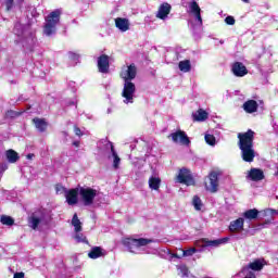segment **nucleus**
I'll use <instances>...</instances> for the list:
<instances>
[{"label":"nucleus","mask_w":278,"mask_h":278,"mask_svg":"<svg viewBox=\"0 0 278 278\" xmlns=\"http://www.w3.org/2000/svg\"><path fill=\"white\" fill-rule=\"evenodd\" d=\"M138 70L136 64H130L122 67L121 77L124 79V89L122 97L124 103H134V94H136V85L131 83V79H136Z\"/></svg>","instance_id":"obj_1"},{"label":"nucleus","mask_w":278,"mask_h":278,"mask_svg":"<svg viewBox=\"0 0 278 278\" xmlns=\"http://www.w3.org/2000/svg\"><path fill=\"white\" fill-rule=\"evenodd\" d=\"M238 147L241 151V159L243 162L251 164L255 160V149L253 148V140H255V131L249 129L247 132L238 134Z\"/></svg>","instance_id":"obj_2"},{"label":"nucleus","mask_w":278,"mask_h":278,"mask_svg":"<svg viewBox=\"0 0 278 278\" xmlns=\"http://www.w3.org/2000/svg\"><path fill=\"white\" fill-rule=\"evenodd\" d=\"M187 13L191 17L188 21V25L193 34L201 31V27H203V17H201V7H199V3L194 0L189 2Z\"/></svg>","instance_id":"obj_3"},{"label":"nucleus","mask_w":278,"mask_h":278,"mask_svg":"<svg viewBox=\"0 0 278 278\" xmlns=\"http://www.w3.org/2000/svg\"><path fill=\"white\" fill-rule=\"evenodd\" d=\"M153 240L151 239H144V238H125L122 241V244L129 251V253H135V255H142L143 253H147V244H151Z\"/></svg>","instance_id":"obj_4"},{"label":"nucleus","mask_w":278,"mask_h":278,"mask_svg":"<svg viewBox=\"0 0 278 278\" xmlns=\"http://www.w3.org/2000/svg\"><path fill=\"white\" fill-rule=\"evenodd\" d=\"M60 16H62V10L56 9L46 17V24L43 26L45 36H55L58 31V25L60 24Z\"/></svg>","instance_id":"obj_5"},{"label":"nucleus","mask_w":278,"mask_h":278,"mask_svg":"<svg viewBox=\"0 0 278 278\" xmlns=\"http://www.w3.org/2000/svg\"><path fill=\"white\" fill-rule=\"evenodd\" d=\"M49 219L47 217V212H45V208H39L33 212L28 216V227L30 229H39L40 227H45V225H48Z\"/></svg>","instance_id":"obj_6"},{"label":"nucleus","mask_w":278,"mask_h":278,"mask_svg":"<svg viewBox=\"0 0 278 278\" xmlns=\"http://www.w3.org/2000/svg\"><path fill=\"white\" fill-rule=\"evenodd\" d=\"M78 192L80 200L87 207L90 205H100L97 189H92L90 187H80Z\"/></svg>","instance_id":"obj_7"},{"label":"nucleus","mask_w":278,"mask_h":278,"mask_svg":"<svg viewBox=\"0 0 278 278\" xmlns=\"http://www.w3.org/2000/svg\"><path fill=\"white\" fill-rule=\"evenodd\" d=\"M17 42H20V45H22L24 49H28V51H34V47H36V42H38V40L36 39V35L31 30H29L22 38L17 39Z\"/></svg>","instance_id":"obj_8"},{"label":"nucleus","mask_w":278,"mask_h":278,"mask_svg":"<svg viewBox=\"0 0 278 278\" xmlns=\"http://www.w3.org/2000/svg\"><path fill=\"white\" fill-rule=\"evenodd\" d=\"M72 225L74 227V230L76 231L75 240L77 242L88 243L86 236H84V233L80 232L81 231V220H79V217L77 216V214H74V216L72 218Z\"/></svg>","instance_id":"obj_9"},{"label":"nucleus","mask_w":278,"mask_h":278,"mask_svg":"<svg viewBox=\"0 0 278 278\" xmlns=\"http://www.w3.org/2000/svg\"><path fill=\"white\" fill-rule=\"evenodd\" d=\"M177 182L185 184V186H194V178H192L190 172H188L186 168H182L177 176Z\"/></svg>","instance_id":"obj_10"},{"label":"nucleus","mask_w":278,"mask_h":278,"mask_svg":"<svg viewBox=\"0 0 278 278\" xmlns=\"http://www.w3.org/2000/svg\"><path fill=\"white\" fill-rule=\"evenodd\" d=\"M98 71L99 73H110V56L102 54L98 58Z\"/></svg>","instance_id":"obj_11"},{"label":"nucleus","mask_w":278,"mask_h":278,"mask_svg":"<svg viewBox=\"0 0 278 278\" xmlns=\"http://www.w3.org/2000/svg\"><path fill=\"white\" fill-rule=\"evenodd\" d=\"M231 72L235 77H244V75H249V70L244 66L242 62H235L231 65Z\"/></svg>","instance_id":"obj_12"},{"label":"nucleus","mask_w":278,"mask_h":278,"mask_svg":"<svg viewBox=\"0 0 278 278\" xmlns=\"http://www.w3.org/2000/svg\"><path fill=\"white\" fill-rule=\"evenodd\" d=\"M65 199L68 205H77L79 203V189L65 190Z\"/></svg>","instance_id":"obj_13"},{"label":"nucleus","mask_w":278,"mask_h":278,"mask_svg":"<svg viewBox=\"0 0 278 278\" xmlns=\"http://www.w3.org/2000/svg\"><path fill=\"white\" fill-rule=\"evenodd\" d=\"M229 231L231 233H239V231H244V217H239L230 222Z\"/></svg>","instance_id":"obj_14"},{"label":"nucleus","mask_w":278,"mask_h":278,"mask_svg":"<svg viewBox=\"0 0 278 278\" xmlns=\"http://www.w3.org/2000/svg\"><path fill=\"white\" fill-rule=\"evenodd\" d=\"M170 4L166 2L161 4L156 13V18H160L161 21H166L168 18V15L170 14Z\"/></svg>","instance_id":"obj_15"},{"label":"nucleus","mask_w":278,"mask_h":278,"mask_svg":"<svg viewBox=\"0 0 278 278\" xmlns=\"http://www.w3.org/2000/svg\"><path fill=\"white\" fill-rule=\"evenodd\" d=\"M247 179L250 181H262L264 179V172L260 168H251L248 172Z\"/></svg>","instance_id":"obj_16"},{"label":"nucleus","mask_w":278,"mask_h":278,"mask_svg":"<svg viewBox=\"0 0 278 278\" xmlns=\"http://www.w3.org/2000/svg\"><path fill=\"white\" fill-rule=\"evenodd\" d=\"M170 137L174 142H180V144L186 146L190 144V139L188 138V135H186V132L184 131L173 132Z\"/></svg>","instance_id":"obj_17"},{"label":"nucleus","mask_w":278,"mask_h":278,"mask_svg":"<svg viewBox=\"0 0 278 278\" xmlns=\"http://www.w3.org/2000/svg\"><path fill=\"white\" fill-rule=\"evenodd\" d=\"M208 192H218V173L213 172L210 174V185L206 186Z\"/></svg>","instance_id":"obj_18"},{"label":"nucleus","mask_w":278,"mask_h":278,"mask_svg":"<svg viewBox=\"0 0 278 278\" xmlns=\"http://www.w3.org/2000/svg\"><path fill=\"white\" fill-rule=\"evenodd\" d=\"M264 268V260H255L248 266L243 267L241 273H252L251 270H262Z\"/></svg>","instance_id":"obj_19"},{"label":"nucleus","mask_w":278,"mask_h":278,"mask_svg":"<svg viewBox=\"0 0 278 278\" xmlns=\"http://www.w3.org/2000/svg\"><path fill=\"white\" fill-rule=\"evenodd\" d=\"M204 247H213L214 249L220 247V244H227L229 237H225L216 240L202 239Z\"/></svg>","instance_id":"obj_20"},{"label":"nucleus","mask_w":278,"mask_h":278,"mask_svg":"<svg viewBox=\"0 0 278 278\" xmlns=\"http://www.w3.org/2000/svg\"><path fill=\"white\" fill-rule=\"evenodd\" d=\"M29 31V26H25L20 22H16L13 28V33L15 34V36H17L18 40H21V38Z\"/></svg>","instance_id":"obj_21"},{"label":"nucleus","mask_w":278,"mask_h":278,"mask_svg":"<svg viewBox=\"0 0 278 278\" xmlns=\"http://www.w3.org/2000/svg\"><path fill=\"white\" fill-rule=\"evenodd\" d=\"M131 24L129 23L128 18L125 17H117L115 18V27L119 29V31H129V26Z\"/></svg>","instance_id":"obj_22"},{"label":"nucleus","mask_w":278,"mask_h":278,"mask_svg":"<svg viewBox=\"0 0 278 278\" xmlns=\"http://www.w3.org/2000/svg\"><path fill=\"white\" fill-rule=\"evenodd\" d=\"M257 108H260V105L255 100H248L243 103V110L247 112V114H253L257 112Z\"/></svg>","instance_id":"obj_23"},{"label":"nucleus","mask_w":278,"mask_h":278,"mask_svg":"<svg viewBox=\"0 0 278 278\" xmlns=\"http://www.w3.org/2000/svg\"><path fill=\"white\" fill-rule=\"evenodd\" d=\"M105 255V250H103L101 247H93L88 253V257L90 260H99V257H103Z\"/></svg>","instance_id":"obj_24"},{"label":"nucleus","mask_w":278,"mask_h":278,"mask_svg":"<svg viewBox=\"0 0 278 278\" xmlns=\"http://www.w3.org/2000/svg\"><path fill=\"white\" fill-rule=\"evenodd\" d=\"M98 147L101 149H103L104 153H114V143H112V141H109L106 139H102L98 142Z\"/></svg>","instance_id":"obj_25"},{"label":"nucleus","mask_w":278,"mask_h":278,"mask_svg":"<svg viewBox=\"0 0 278 278\" xmlns=\"http://www.w3.org/2000/svg\"><path fill=\"white\" fill-rule=\"evenodd\" d=\"M242 216L245 220L251 223L252 220H256L257 216H260V211H257V208H250L245 211Z\"/></svg>","instance_id":"obj_26"},{"label":"nucleus","mask_w":278,"mask_h":278,"mask_svg":"<svg viewBox=\"0 0 278 278\" xmlns=\"http://www.w3.org/2000/svg\"><path fill=\"white\" fill-rule=\"evenodd\" d=\"M33 123L36 129H38V131H40L41 134L47 131V122L45 119L35 117L33 119Z\"/></svg>","instance_id":"obj_27"},{"label":"nucleus","mask_w":278,"mask_h":278,"mask_svg":"<svg viewBox=\"0 0 278 278\" xmlns=\"http://www.w3.org/2000/svg\"><path fill=\"white\" fill-rule=\"evenodd\" d=\"M5 157L10 164H16V162H18L20 159L18 153L12 149L5 152Z\"/></svg>","instance_id":"obj_28"},{"label":"nucleus","mask_w":278,"mask_h":278,"mask_svg":"<svg viewBox=\"0 0 278 278\" xmlns=\"http://www.w3.org/2000/svg\"><path fill=\"white\" fill-rule=\"evenodd\" d=\"M160 184H162L160 177L151 176L149 178V188H151V190H160Z\"/></svg>","instance_id":"obj_29"},{"label":"nucleus","mask_w":278,"mask_h":278,"mask_svg":"<svg viewBox=\"0 0 278 278\" xmlns=\"http://www.w3.org/2000/svg\"><path fill=\"white\" fill-rule=\"evenodd\" d=\"M178 67L182 73H190L192 65L190 64V60H185L179 62Z\"/></svg>","instance_id":"obj_30"},{"label":"nucleus","mask_w":278,"mask_h":278,"mask_svg":"<svg viewBox=\"0 0 278 278\" xmlns=\"http://www.w3.org/2000/svg\"><path fill=\"white\" fill-rule=\"evenodd\" d=\"M178 275H180L182 278L190 277V270H188V267L184 264L177 265Z\"/></svg>","instance_id":"obj_31"},{"label":"nucleus","mask_w":278,"mask_h":278,"mask_svg":"<svg viewBox=\"0 0 278 278\" xmlns=\"http://www.w3.org/2000/svg\"><path fill=\"white\" fill-rule=\"evenodd\" d=\"M194 121H207V112L203 109L198 110L195 114H193Z\"/></svg>","instance_id":"obj_32"},{"label":"nucleus","mask_w":278,"mask_h":278,"mask_svg":"<svg viewBox=\"0 0 278 278\" xmlns=\"http://www.w3.org/2000/svg\"><path fill=\"white\" fill-rule=\"evenodd\" d=\"M192 205L197 212H201L203 207V201H201V198L199 195H194L192 199Z\"/></svg>","instance_id":"obj_33"},{"label":"nucleus","mask_w":278,"mask_h":278,"mask_svg":"<svg viewBox=\"0 0 278 278\" xmlns=\"http://www.w3.org/2000/svg\"><path fill=\"white\" fill-rule=\"evenodd\" d=\"M0 223L7 225V227H12V225H14V218L8 215H1Z\"/></svg>","instance_id":"obj_34"},{"label":"nucleus","mask_w":278,"mask_h":278,"mask_svg":"<svg viewBox=\"0 0 278 278\" xmlns=\"http://www.w3.org/2000/svg\"><path fill=\"white\" fill-rule=\"evenodd\" d=\"M204 140L206 144H210V147H216V137H214V135L206 134L204 136Z\"/></svg>","instance_id":"obj_35"},{"label":"nucleus","mask_w":278,"mask_h":278,"mask_svg":"<svg viewBox=\"0 0 278 278\" xmlns=\"http://www.w3.org/2000/svg\"><path fill=\"white\" fill-rule=\"evenodd\" d=\"M111 155L113 157V167L116 170L118 169V166H121V156H118V153H116V151H113Z\"/></svg>","instance_id":"obj_36"},{"label":"nucleus","mask_w":278,"mask_h":278,"mask_svg":"<svg viewBox=\"0 0 278 278\" xmlns=\"http://www.w3.org/2000/svg\"><path fill=\"white\" fill-rule=\"evenodd\" d=\"M27 14H30L34 18L38 16V11L36 10V7L29 4L26 7Z\"/></svg>","instance_id":"obj_37"},{"label":"nucleus","mask_w":278,"mask_h":278,"mask_svg":"<svg viewBox=\"0 0 278 278\" xmlns=\"http://www.w3.org/2000/svg\"><path fill=\"white\" fill-rule=\"evenodd\" d=\"M182 251V257H191L193 253H197V248H190L188 250H181Z\"/></svg>","instance_id":"obj_38"},{"label":"nucleus","mask_w":278,"mask_h":278,"mask_svg":"<svg viewBox=\"0 0 278 278\" xmlns=\"http://www.w3.org/2000/svg\"><path fill=\"white\" fill-rule=\"evenodd\" d=\"M68 58H70V60H73V62H75V64H77V62H79V55L76 54L75 52H70Z\"/></svg>","instance_id":"obj_39"},{"label":"nucleus","mask_w":278,"mask_h":278,"mask_svg":"<svg viewBox=\"0 0 278 278\" xmlns=\"http://www.w3.org/2000/svg\"><path fill=\"white\" fill-rule=\"evenodd\" d=\"M225 23H226V25H236V18H233V16H231V15H228L225 18Z\"/></svg>","instance_id":"obj_40"},{"label":"nucleus","mask_w":278,"mask_h":278,"mask_svg":"<svg viewBox=\"0 0 278 278\" xmlns=\"http://www.w3.org/2000/svg\"><path fill=\"white\" fill-rule=\"evenodd\" d=\"M4 3L8 11L12 10V8L14 7V0H4Z\"/></svg>","instance_id":"obj_41"},{"label":"nucleus","mask_w":278,"mask_h":278,"mask_svg":"<svg viewBox=\"0 0 278 278\" xmlns=\"http://www.w3.org/2000/svg\"><path fill=\"white\" fill-rule=\"evenodd\" d=\"M8 170V164L3 163L0 165V178L3 176V173Z\"/></svg>","instance_id":"obj_42"},{"label":"nucleus","mask_w":278,"mask_h":278,"mask_svg":"<svg viewBox=\"0 0 278 278\" xmlns=\"http://www.w3.org/2000/svg\"><path fill=\"white\" fill-rule=\"evenodd\" d=\"M242 275H244V278H256L255 273L253 271H245V273H242Z\"/></svg>","instance_id":"obj_43"},{"label":"nucleus","mask_w":278,"mask_h":278,"mask_svg":"<svg viewBox=\"0 0 278 278\" xmlns=\"http://www.w3.org/2000/svg\"><path fill=\"white\" fill-rule=\"evenodd\" d=\"M266 213H267V214H270V216H277V214H278L277 210H273V208H268V210L266 211Z\"/></svg>","instance_id":"obj_44"},{"label":"nucleus","mask_w":278,"mask_h":278,"mask_svg":"<svg viewBox=\"0 0 278 278\" xmlns=\"http://www.w3.org/2000/svg\"><path fill=\"white\" fill-rule=\"evenodd\" d=\"M168 257L169 260H173L174 257H176L177 260H181V256H179L178 254H175V253H168Z\"/></svg>","instance_id":"obj_45"},{"label":"nucleus","mask_w":278,"mask_h":278,"mask_svg":"<svg viewBox=\"0 0 278 278\" xmlns=\"http://www.w3.org/2000/svg\"><path fill=\"white\" fill-rule=\"evenodd\" d=\"M13 278H25V273L21 271V273H15Z\"/></svg>","instance_id":"obj_46"},{"label":"nucleus","mask_w":278,"mask_h":278,"mask_svg":"<svg viewBox=\"0 0 278 278\" xmlns=\"http://www.w3.org/2000/svg\"><path fill=\"white\" fill-rule=\"evenodd\" d=\"M74 132H75L77 136H81V129H79V127H77V126H75Z\"/></svg>","instance_id":"obj_47"},{"label":"nucleus","mask_w":278,"mask_h":278,"mask_svg":"<svg viewBox=\"0 0 278 278\" xmlns=\"http://www.w3.org/2000/svg\"><path fill=\"white\" fill-rule=\"evenodd\" d=\"M270 223H273V219L267 220V222L264 223V224H261L260 227L264 228V227H266V225H270Z\"/></svg>","instance_id":"obj_48"},{"label":"nucleus","mask_w":278,"mask_h":278,"mask_svg":"<svg viewBox=\"0 0 278 278\" xmlns=\"http://www.w3.org/2000/svg\"><path fill=\"white\" fill-rule=\"evenodd\" d=\"M60 189L64 190V192H66V189H63L62 187H56V192H60Z\"/></svg>","instance_id":"obj_49"},{"label":"nucleus","mask_w":278,"mask_h":278,"mask_svg":"<svg viewBox=\"0 0 278 278\" xmlns=\"http://www.w3.org/2000/svg\"><path fill=\"white\" fill-rule=\"evenodd\" d=\"M73 146H74V147H79V141H74V142H73Z\"/></svg>","instance_id":"obj_50"},{"label":"nucleus","mask_w":278,"mask_h":278,"mask_svg":"<svg viewBox=\"0 0 278 278\" xmlns=\"http://www.w3.org/2000/svg\"><path fill=\"white\" fill-rule=\"evenodd\" d=\"M31 157H34V154H28V155H27V159H28V160H31Z\"/></svg>","instance_id":"obj_51"},{"label":"nucleus","mask_w":278,"mask_h":278,"mask_svg":"<svg viewBox=\"0 0 278 278\" xmlns=\"http://www.w3.org/2000/svg\"><path fill=\"white\" fill-rule=\"evenodd\" d=\"M130 149H131V150L136 149V146L130 144Z\"/></svg>","instance_id":"obj_52"},{"label":"nucleus","mask_w":278,"mask_h":278,"mask_svg":"<svg viewBox=\"0 0 278 278\" xmlns=\"http://www.w3.org/2000/svg\"><path fill=\"white\" fill-rule=\"evenodd\" d=\"M243 1V3H249V0H242Z\"/></svg>","instance_id":"obj_53"},{"label":"nucleus","mask_w":278,"mask_h":278,"mask_svg":"<svg viewBox=\"0 0 278 278\" xmlns=\"http://www.w3.org/2000/svg\"><path fill=\"white\" fill-rule=\"evenodd\" d=\"M112 112V110L111 109H108V114H110Z\"/></svg>","instance_id":"obj_54"},{"label":"nucleus","mask_w":278,"mask_h":278,"mask_svg":"<svg viewBox=\"0 0 278 278\" xmlns=\"http://www.w3.org/2000/svg\"><path fill=\"white\" fill-rule=\"evenodd\" d=\"M70 105H75V102L70 103Z\"/></svg>","instance_id":"obj_55"}]
</instances>
